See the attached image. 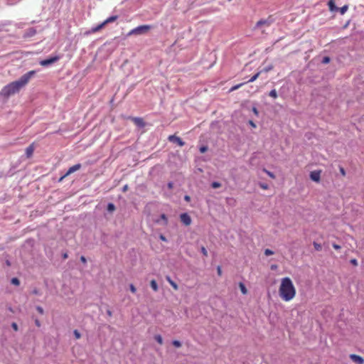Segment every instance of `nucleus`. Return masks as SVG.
I'll return each instance as SVG.
<instances>
[{
  "instance_id": "nucleus-1",
  "label": "nucleus",
  "mask_w": 364,
  "mask_h": 364,
  "mask_svg": "<svg viewBox=\"0 0 364 364\" xmlns=\"http://www.w3.org/2000/svg\"><path fill=\"white\" fill-rule=\"evenodd\" d=\"M36 73V70H30L23 75L19 80L9 83L1 89L0 91V95L4 98H8L11 95L18 93L29 82L30 80L34 76Z\"/></svg>"
},
{
  "instance_id": "nucleus-2",
  "label": "nucleus",
  "mask_w": 364,
  "mask_h": 364,
  "mask_svg": "<svg viewBox=\"0 0 364 364\" xmlns=\"http://www.w3.org/2000/svg\"><path fill=\"white\" fill-rule=\"evenodd\" d=\"M296 294V290L292 280L287 277L282 278L279 287V295L280 298L284 301L288 302L294 299Z\"/></svg>"
},
{
  "instance_id": "nucleus-3",
  "label": "nucleus",
  "mask_w": 364,
  "mask_h": 364,
  "mask_svg": "<svg viewBox=\"0 0 364 364\" xmlns=\"http://www.w3.org/2000/svg\"><path fill=\"white\" fill-rule=\"evenodd\" d=\"M151 26L149 25H141L132 29L128 33L127 36L144 34L146 33L151 29Z\"/></svg>"
},
{
  "instance_id": "nucleus-4",
  "label": "nucleus",
  "mask_w": 364,
  "mask_h": 364,
  "mask_svg": "<svg viewBox=\"0 0 364 364\" xmlns=\"http://www.w3.org/2000/svg\"><path fill=\"white\" fill-rule=\"evenodd\" d=\"M60 56L58 55H55V56H53V57H50L48 59H45V60H42L39 62V64L42 66H48V65H50L53 63H56L58 60H60Z\"/></svg>"
},
{
  "instance_id": "nucleus-5",
  "label": "nucleus",
  "mask_w": 364,
  "mask_h": 364,
  "mask_svg": "<svg viewBox=\"0 0 364 364\" xmlns=\"http://www.w3.org/2000/svg\"><path fill=\"white\" fill-rule=\"evenodd\" d=\"M80 168H81L80 164H77L70 167L69 169L68 170V171L63 176L60 177V178L59 179V181H62L65 178H66L71 173H74L75 171H78Z\"/></svg>"
},
{
  "instance_id": "nucleus-6",
  "label": "nucleus",
  "mask_w": 364,
  "mask_h": 364,
  "mask_svg": "<svg viewBox=\"0 0 364 364\" xmlns=\"http://www.w3.org/2000/svg\"><path fill=\"white\" fill-rule=\"evenodd\" d=\"M321 170L313 171L310 173V178L314 182L319 183L321 181Z\"/></svg>"
},
{
  "instance_id": "nucleus-7",
  "label": "nucleus",
  "mask_w": 364,
  "mask_h": 364,
  "mask_svg": "<svg viewBox=\"0 0 364 364\" xmlns=\"http://www.w3.org/2000/svg\"><path fill=\"white\" fill-rule=\"evenodd\" d=\"M180 219H181V221L186 226H188L191 224V222H192V220H191V218L190 217V215L186 213H182L180 215Z\"/></svg>"
},
{
  "instance_id": "nucleus-8",
  "label": "nucleus",
  "mask_w": 364,
  "mask_h": 364,
  "mask_svg": "<svg viewBox=\"0 0 364 364\" xmlns=\"http://www.w3.org/2000/svg\"><path fill=\"white\" fill-rule=\"evenodd\" d=\"M168 139L171 142L176 143L180 146H183L185 144V142L180 137L175 135H170Z\"/></svg>"
},
{
  "instance_id": "nucleus-9",
  "label": "nucleus",
  "mask_w": 364,
  "mask_h": 364,
  "mask_svg": "<svg viewBox=\"0 0 364 364\" xmlns=\"http://www.w3.org/2000/svg\"><path fill=\"white\" fill-rule=\"evenodd\" d=\"M350 358L351 359L352 361H353L354 363H355L357 364H363L364 363V359L360 355H358L355 354H351V355H350Z\"/></svg>"
},
{
  "instance_id": "nucleus-10",
  "label": "nucleus",
  "mask_w": 364,
  "mask_h": 364,
  "mask_svg": "<svg viewBox=\"0 0 364 364\" xmlns=\"http://www.w3.org/2000/svg\"><path fill=\"white\" fill-rule=\"evenodd\" d=\"M132 121L138 127H144L145 126L144 122L140 117H131Z\"/></svg>"
},
{
  "instance_id": "nucleus-11",
  "label": "nucleus",
  "mask_w": 364,
  "mask_h": 364,
  "mask_svg": "<svg viewBox=\"0 0 364 364\" xmlns=\"http://www.w3.org/2000/svg\"><path fill=\"white\" fill-rule=\"evenodd\" d=\"M35 149L34 144L32 143L26 149V155L27 158H31Z\"/></svg>"
},
{
  "instance_id": "nucleus-12",
  "label": "nucleus",
  "mask_w": 364,
  "mask_h": 364,
  "mask_svg": "<svg viewBox=\"0 0 364 364\" xmlns=\"http://www.w3.org/2000/svg\"><path fill=\"white\" fill-rule=\"evenodd\" d=\"M270 24L271 21L268 19H261L257 22L256 27L259 28L262 26H269Z\"/></svg>"
},
{
  "instance_id": "nucleus-13",
  "label": "nucleus",
  "mask_w": 364,
  "mask_h": 364,
  "mask_svg": "<svg viewBox=\"0 0 364 364\" xmlns=\"http://www.w3.org/2000/svg\"><path fill=\"white\" fill-rule=\"evenodd\" d=\"M36 33V30L34 28H29L23 35L24 38H31L35 36Z\"/></svg>"
},
{
  "instance_id": "nucleus-14",
  "label": "nucleus",
  "mask_w": 364,
  "mask_h": 364,
  "mask_svg": "<svg viewBox=\"0 0 364 364\" xmlns=\"http://www.w3.org/2000/svg\"><path fill=\"white\" fill-rule=\"evenodd\" d=\"M328 6L331 11H337L338 10V8L335 4L334 0H329Z\"/></svg>"
},
{
  "instance_id": "nucleus-15",
  "label": "nucleus",
  "mask_w": 364,
  "mask_h": 364,
  "mask_svg": "<svg viewBox=\"0 0 364 364\" xmlns=\"http://www.w3.org/2000/svg\"><path fill=\"white\" fill-rule=\"evenodd\" d=\"M106 25L104 24V21L102 23H101L100 24L97 25V26L95 27H93L92 28L90 32L91 33H96V32H98L100 30H101L102 28H103Z\"/></svg>"
},
{
  "instance_id": "nucleus-16",
  "label": "nucleus",
  "mask_w": 364,
  "mask_h": 364,
  "mask_svg": "<svg viewBox=\"0 0 364 364\" xmlns=\"http://www.w3.org/2000/svg\"><path fill=\"white\" fill-rule=\"evenodd\" d=\"M166 279L167 282L170 284V285H171V287H172L175 290H178V284H177L175 282H173V281L171 279V277H170L169 276H167Z\"/></svg>"
},
{
  "instance_id": "nucleus-17",
  "label": "nucleus",
  "mask_w": 364,
  "mask_h": 364,
  "mask_svg": "<svg viewBox=\"0 0 364 364\" xmlns=\"http://www.w3.org/2000/svg\"><path fill=\"white\" fill-rule=\"evenodd\" d=\"M118 18V16H112L104 21V24L107 25L109 23L114 22Z\"/></svg>"
},
{
  "instance_id": "nucleus-18",
  "label": "nucleus",
  "mask_w": 364,
  "mask_h": 364,
  "mask_svg": "<svg viewBox=\"0 0 364 364\" xmlns=\"http://www.w3.org/2000/svg\"><path fill=\"white\" fill-rule=\"evenodd\" d=\"M239 287L240 289L241 292L242 294H247V289L245 284L242 282L239 283Z\"/></svg>"
},
{
  "instance_id": "nucleus-19",
  "label": "nucleus",
  "mask_w": 364,
  "mask_h": 364,
  "mask_svg": "<svg viewBox=\"0 0 364 364\" xmlns=\"http://www.w3.org/2000/svg\"><path fill=\"white\" fill-rule=\"evenodd\" d=\"M150 285H151V287L152 288V289L154 291H158V289H159L158 284H157L156 282L154 279L151 281Z\"/></svg>"
},
{
  "instance_id": "nucleus-20",
  "label": "nucleus",
  "mask_w": 364,
  "mask_h": 364,
  "mask_svg": "<svg viewBox=\"0 0 364 364\" xmlns=\"http://www.w3.org/2000/svg\"><path fill=\"white\" fill-rule=\"evenodd\" d=\"M246 82H242V83H240V84H237V85H235L234 86H232L230 90H229V92H232L237 89H239L240 87H241L243 85H245Z\"/></svg>"
},
{
  "instance_id": "nucleus-21",
  "label": "nucleus",
  "mask_w": 364,
  "mask_h": 364,
  "mask_svg": "<svg viewBox=\"0 0 364 364\" xmlns=\"http://www.w3.org/2000/svg\"><path fill=\"white\" fill-rule=\"evenodd\" d=\"M348 9V6L344 5L343 6L338 8V11H340L341 14L343 15L347 11Z\"/></svg>"
},
{
  "instance_id": "nucleus-22",
  "label": "nucleus",
  "mask_w": 364,
  "mask_h": 364,
  "mask_svg": "<svg viewBox=\"0 0 364 364\" xmlns=\"http://www.w3.org/2000/svg\"><path fill=\"white\" fill-rule=\"evenodd\" d=\"M260 73H261V72H257L247 82H252L255 81L259 77Z\"/></svg>"
},
{
  "instance_id": "nucleus-23",
  "label": "nucleus",
  "mask_w": 364,
  "mask_h": 364,
  "mask_svg": "<svg viewBox=\"0 0 364 364\" xmlns=\"http://www.w3.org/2000/svg\"><path fill=\"white\" fill-rule=\"evenodd\" d=\"M154 339L160 344H163V338L161 335H155Z\"/></svg>"
},
{
  "instance_id": "nucleus-24",
  "label": "nucleus",
  "mask_w": 364,
  "mask_h": 364,
  "mask_svg": "<svg viewBox=\"0 0 364 364\" xmlns=\"http://www.w3.org/2000/svg\"><path fill=\"white\" fill-rule=\"evenodd\" d=\"M269 95L272 97V98H274L276 99L277 97V92L276 91V90H272L269 93Z\"/></svg>"
},
{
  "instance_id": "nucleus-25",
  "label": "nucleus",
  "mask_w": 364,
  "mask_h": 364,
  "mask_svg": "<svg viewBox=\"0 0 364 364\" xmlns=\"http://www.w3.org/2000/svg\"><path fill=\"white\" fill-rule=\"evenodd\" d=\"M313 245H314L315 250L317 251H321L322 249L321 245L319 243H317L316 242H314Z\"/></svg>"
},
{
  "instance_id": "nucleus-26",
  "label": "nucleus",
  "mask_w": 364,
  "mask_h": 364,
  "mask_svg": "<svg viewBox=\"0 0 364 364\" xmlns=\"http://www.w3.org/2000/svg\"><path fill=\"white\" fill-rule=\"evenodd\" d=\"M11 282L12 284L16 285V286H18L20 284V281L16 277L12 278L11 280Z\"/></svg>"
},
{
  "instance_id": "nucleus-27",
  "label": "nucleus",
  "mask_w": 364,
  "mask_h": 364,
  "mask_svg": "<svg viewBox=\"0 0 364 364\" xmlns=\"http://www.w3.org/2000/svg\"><path fill=\"white\" fill-rule=\"evenodd\" d=\"M211 186L213 188H220L221 186V184L219 182L214 181V182L212 183Z\"/></svg>"
},
{
  "instance_id": "nucleus-28",
  "label": "nucleus",
  "mask_w": 364,
  "mask_h": 364,
  "mask_svg": "<svg viewBox=\"0 0 364 364\" xmlns=\"http://www.w3.org/2000/svg\"><path fill=\"white\" fill-rule=\"evenodd\" d=\"M107 210L110 212L114 211L115 210V206L113 203H109L107 205Z\"/></svg>"
},
{
  "instance_id": "nucleus-29",
  "label": "nucleus",
  "mask_w": 364,
  "mask_h": 364,
  "mask_svg": "<svg viewBox=\"0 0 364 364\" xmlns=\"http://www.w3.org/2000/svg\"><path fill=\"white\" fill-rule=\"evenodd\" d=\"M172 344L176 348H179L181 346V342L176 340L173 341Z\"/></svg>"
},
{
  "instance_id": "nucleus-30",
  "label": "nucleus",
  "mask_w": 364,
  "mask_h": 364,
  "mask_svg": "<svg viewBox=\"0 0 364 364\" xmlns=\"http://www.w3.org/2000/svg\"><path fill=\"white\" fill-rule=\"evenodd\" d=\"M161 219L164 221V225L168 224V218L165 214L161 215Z\"/></svg>"
},
{
  "instance_id": "nucleus-31",
  "label": "nucleus",
  "mask_w": 364,
  "mask_h": 364,
  "mask_svg": "<svg viewBox=\"0 0 364 364\" xmlns=\"http://www.w3.org/2000/svg\"><path fill=\"white\" fill-rule=\"evenodd\" d=\"M274 254V252L269 249H266L264 250V255L266 256H269V255H272Z\"/></svg>"
},
{
  "instance_id": "nucleus-32",
  "label": "nucleus",
  "mask_w": 364,
  "mask_h": 364,
  "mask_svg": "<svg viewBox=\"0 0 364 364\" xmlns=\"http://www.w3.org/2000/svg\"><path fill=\"white\" fill-rule=\"evenodd\" d=\"M264 171L272 178H275V176L273 173L267 171V169H264Z\"/></svg>"
},
{
  "instance_id": "nucleus-33",
  "label": "nucleus",
  "mask_w": 364,
  "mask_h": 364,
  "mask_svg": "<svg viewBox=\"0 0 364 364\" xmlns=\"http://www.w3.org/2000/svg\"><path fill=\"white\" fill-rule=\"evenodd\" d=\"M73 333H74V336L76 339L80 338L81 334L80 333V332L77 330H75Z\"/></svg>"
},
{
  "instance_id": "nucleus-34",
  "label": "nucleus",
  "mask_w": 364,
  "mask_h": 364,
  "mask_svg": "<svg viewBox=\"0 0 364 364\" xmlns=\"http://www.w3.org/2000/svg\"><path fill=\"white\" fill-rule=\"evenodd\" d=\"M259 187L263 190H267L269 188V186L267 183H259Z\"/></svg>"
},
{
  "instance_id": "nucleus-35",
  "label": "nucleus",
  "mask_w": 364,
  "mask_h": 364,
  "mask_svg": "<svg viewBox=\"0 0 364 364\" xmlns=\"http://www.w3.org/2000/svg\"><path fill=\"white\" fill-rule=\"evenodd\" d=\"M129 289H130V291H131L133 294H135V293H136V287H134V284H131L129 285Z\"/></svg>"
},
{
  "instance_id": "nucleus-36",
  "label": "nucleus",
  "mask_w": 364,
  "mask_h": 364,
  "mask_svg": "<svg viewBox=\"0 0 364 364\" xmlns=\"http://www.w3.org/2000/svg\"><path fill=\"white\" fill-rule=\"evenodd\" d=\"M201 252L203 253V255L205 256V257H207L208 256V251L207 250L205 249V247H201Z\"/></svg>"
},
{
  "instance_id": "nucleus-37",
  "label": "nucleus",
  "mask_w": 364,
  "mask_h": 364,
  "mask_svg": "<svg viewBox=\"0 0 364 364\" xmlns=\"http://www.w3.org/2000/svg\"><path fill=\"white\" fill-rule=\"evenodd\" d=\"M330 62V58L329 57H324L323 58V60H322V63H324V64H326V63H328Z\"/></svg>"
},
{
  "instance_id": "nucleus-38",
  "label": "nucleus",
  "mask_w": 364,
  "mask_h": 364,
  "mask_svg": "<svg viewBox=\"0 0 364 364\" xmlns=\"http://www.w3.org/2000/svg\"><path fill=\"white\" fill-rule=\"evenodd\" d=\"M339 171H340L341 174L343 176H346V171H345L344 168H343L342 166H341V167L339 168Z\"/></svg>"
},
{
  "instance_id": "nucleus-39",
  "label": "nucleus",
  "mask_w": 364,
  "mask_h": 364,
  "mask_svg": "<svg viewBox=\"0 0 364 364\" xmlns=\"http://www.w3.org/2000/svg\"><path fill=\"white\" fill-rule=\"evenodd\" d=\"M350 262L355 267L358 266V264L356 259H351Z\"/></svg>"
},
{
  "instance_id": "nucleus-40",
  "label": "nucleus",
  "mask_w": 364,
  "mask_h": 364,
  "mask_svg": "<svg viewBox=\"0 0 364 364\" xmlns=\"http://www.w3.org/2000/svg\"><path fill=\"white\" fill-rule=\"evenodd\" d=\"M207 150H208V147L205 146H203L200 148V153H205V151H207Z\"/></svg>"
},
{
  "instance_id": "nucleus-41",
  "label": "nucleus",
  "mask_w": 364,
  "mask_h": 364,
  "mask_svg": "<svg viewBox=\"0 0 364 364\" xmlns=\"http://www.w3.org/2000/svg\"><path fill=\"white\" fill-rule=\"evenodd\" d=\"M36 310L38 311V312L41 314H43V309L41 307V306H37L36 307Z\"/></svg>"
},
{
  "instance_id": "nucleus-42",
  "label": "nucleus",
  "mask_w": 364,
  "mask_h": 364,
  "mask_svg": "<svg viewBox=\"0 0 364 364\" xmlns=\"http://www.w3.org/2000/svg\"><path fill=\"white\" fill-rule=\"evenodd\" d=\"M11 326L15 331H18V325L16 323H12Z\"/></svg>"
},
{
  "instance_id": "nucleus-43",
  "label": "nucleus",
  "mask_w": 364,
  "mask_h": 364,
  "mask_svg": "<svg viewBox=\"0 0 364 364\" xmlns=\"http://www.w3.org/2000/svg\"><path fill=\"white\" fill-rule=\"evenodd\" d=\"M217 273L220 277L222 275V269L220 266L217 267Z\"/></svg>"
},
{
  "instance_id": "nucleus-44",
  "label": "nucleus",
  "mask_w": 364,
  "mask_h": 364,
  "mask_svg": "<svg viewBox=\"0 0 364 364\" xmlns=\"http://www.w3.org/2000/svg\"><path fill=\"white\" fill-rule=\"evenodd\" d=\"M80 260L82 263L85 264L87 262V259L84 256L80 257Z\"/></svg>"
},
{
  "instance_id": "nucleus-45",
  "label": "nucleus",
  "mask_w": 364,
  "mask_h": 364,
  "mask_svg": "<svg viewBox=\"0 0 364 364\" xmlns=\"http://www.w3.org/2000/svg\"><path fill=\"white\" fill-rule=\"evenodd\" d=\"M333 247L336 250H340L341 249V246L337 245V244H333Z\"/></svg>"
},
{
  "instance_id": "nucleus-46",
  "label": "nucleus",
  "mask_w": 364,
  "mask_h": 364,
  "mask_svg": "<svg viewBox=\"0 0 364 364\" xmlns=\"http://www.w3.org/2000/svg\"><path fill=\"white\" fill-rule=\"evenodd\" d=\"M167 186L169 189H172L173 188V183L172 182L168 183Z\"/></svg>"
},
{
  "instance_id": "nucleus-47",
  "label": "nucleus",
  "mask_w": 364,
  "mask_h": 364,
  "mask_svg": "<svg viewBox=\"0 0 364 364\" xmlns=\"http://www.w3.org/2000/svg\"><path fill=\"white\" fill-rule=\"evenodd\" d=\"M159 238L162 240V241H164L166 242L167 240L166 238V237L164 235H160L159 236Z\"/></svg>"
},
{
  "instance_id": "nucleus-48",
  "label": "nucleus",
  "mask_w": 364,
  "mask_h": 364,
  "mask_svg": "<svg viewBox=\"0 0 364 364\" xmlns=\"http://www.w3.org/2000/svg\"><path fill=\"white\" fill-rule=\"evenodd\" d=\"M35 323H36V325L38 327H40V326H41V323H40L39 320L36 319V321H35Z\"/></svg>"
},
{
  "instance_id": "nucleus-49",
  "label": "nucleus",
  "mask_w": 364,
  "mask_h": 364,
  "mask_svg": "<svg viewBox=\"0 0 364 364\" xmlns=\"http://www.w3.org/2000/svg\"><path fill=\"white\" fill-rule=\"evenodd\" d=\"M277 264H272L271 265V269L275 270V269H277Z\"/></svg>"
},
{
  "instance_id": "nucleus-50",
  "label": "nucleus",
  "mask_w": 364,
  "mask_h": 364,
  "mask_svg": "<svg viewBox=\"0 0 364 364\" xmlns=\"http://www.w3.org/2000/svg\"><path fill=\"white\" fill-rule=\"evenodd\" d=\"M249 124L252 127H256V124L254 123V122H252V120H250L249 122Z\"/></svg>"
},
{
  "instance_id": "nucleus-51",
  "label": "nucleus",
  "mask_w": 364,
  "mask_h": 364,
  "mask_svg": "<svg viewBox=\"0 0 364 364\" xmlns=\"http://www.w3.org/2000/svg\"><path fill=\"white\" fill-rule=\"evenodd\" d=\"M184 199L188 202L191 200V197L189 196H185Z\"/></svg>"
},
{
  "instance_id": "nucleus-52",
  "label": "nucleus",
  "mask_w": 364,
  "mask_h": 364,
  "mask_svg": "<svg viewBox=\"0 0 364 364\" xmlns=\"http://www.w3.org/2000/svg\"><path fill=\"white\" fill-rule=\"evenodd\" d=\"M127 189H128V186H127V185H125V186L123 187L122 191H123L124 192H125V191H127Z\"/></svg>"
},
{
  "instance_id": "nucleus-53",
  "label": "nucleus",
  "mask_w": 364,
  "mask_h": 364,
  "mask_svg": "<svg viewBox=\"0 0 364 364\" xmlns=\"http://www.w3.org/2000/svg\"><path fill=\"white\" fill-rule=\"evenodd\" d=\"M63 257L64 259H67L68 257V253H64L63 255Z\"/></svg>"
},
{
  "instance_id": "nucleus-54",
  "label": "nucleus",
  "mask_w": 364,
  "mask_h": 364,
  "mask_svg": "<svg viewBox=\"0 0 364 364\" xmlns=\"http://www.w3.org/2000/svg\"><path fill=\"white\" fill-rule=\"evenodd\" d=\"M253 112H254L255 114H258V111H257V109L255 107H254V108H253Z\"/></svg>"
},
{
  "instance_id": "nucleus-55",
  "label": "nucleus",
  "mask_w": 364,
  "mask_h": 364,
  "mask_svg": "<svg viewBox=\"0 0 364 364\" xmlns=\"http://www.w3.org/2000/svg\"><path fill=\"white\" fill-rule=\"evenodd\" d=\"M107 314H108L109 316H111V315H112V312H111L110 311H107Z\"/></svg>"
},
{
  "instance_id": "nucleus-56",
  "label": "nucleus",
  "mask_w": 364,
  "mask_h": 364,
  "mask_svg": "<svg viewBox=\"0 0 364 364\" xmlns=\"http://www.w3.org/2000/svg\"><path fill=\"white\" fill-rule=\"evenodd\" d=\"M33 294H38L37 290H34V291H33Z\"/></svg>"
},
{
  "instance_id": "nucleus-57",
  "label": "nucleus",
  "mask_w": 364,
  "mask_h": 364,
  "mask_svg": "<svg viewBox=\"0 0 364 364\" xmlns=\"http://www.w3.org/2000/svg\"><path fill=\"white\" fill-rule=\"evenodd\" d=\"M269 70H270V68H267V69H265V71H267H267H269Z\"/></svg>"
}]
</instances>
